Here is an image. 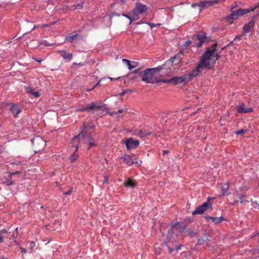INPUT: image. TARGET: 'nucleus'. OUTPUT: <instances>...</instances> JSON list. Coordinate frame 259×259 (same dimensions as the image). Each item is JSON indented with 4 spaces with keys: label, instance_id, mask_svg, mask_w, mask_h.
<instances>
[{
    "label": "nucleus",
    "instance_id": "1",
    "mask_svg": "<svg viewBox=\"0 0 259 259\" xmlns=\"http://www.w3.org/2000/svg\"><path fill=\"white\" fill-rule=\"evenodd\" d=\"M210 56L208 53L203 54L198 65L189 73L185 74L188 82L192 80L194 78L198 76L204 70V68L211 69L212 63L206 61V59Z\"/></svg>",
    "mask_w": 259,
    "mask_h": 259
},
{
    "label": "nucleus",
    "instance_id": "2",
    "mask_svg": "<svg viewBox=\"0 0 259 259\" xmlns=\"http://www.w3.org/2000/svg\"><path fill=\"white\" fill-rule=\"evenodd\" d=\"M161 69L162 67L147 68L144 71L139 72V76L141 78V80L146 83L153 84L162 82V79H158L154 76L156 71H159Z\"/></svg>",
    "mask_w": 259,
    "mask_h": 259
},
{
    "label": "nucleus",
    "instance_id": "3",
    "mask_svg": "<svg viewBox=\"0 0 259 259\" xmlns=\"http://www.w3.org/2000/svg\"><path fill=\"white\" fill-rule=\"evenodd\" d=\"M193 42L191 40H187L185 42V45L188 47L193 43V47L200 48L202 45L207 44L209 42L208 38L206 36L205 33L200 31L197 35L194 36Z\"/></svg>",
    "mask_w": 259,
    "mask_h": 259
},
{
    "label": "nucleus",
    "instance_id": "4",
    "mask_svg": "<svg viewBox=\"0 0 259 259\" xmlns=\"http://www.w3.org/2000/svg\"><path fill=\"white\" fill-rule=\"evenodd\" d=\"M147 10L146 6L140 2H137L136 7L130 11V15L133 21H137L140 19L141 15L145 13Z\"/></svg>",
    "mask_w": 259,
    "mask_h": 259
},
{
    "label": "nucleus",
    "instance_id": "5",
    "mask_svg": "<svg viewBox=\"0 0 259 259\" xmlns=\"http://www.w3.org/2000/svg\"><path fill=\"white\" fill-rule=\"evenodd\" d=\"M217 46H218L217 43L214 44L211 46L208 47L206 49L205 52L203 53V54H205L207 52L208 55H210V56H209V57H208L206 59V61L210 63H212V68L213 67L214 64L215 63V61L218 59H219L221 57V55L219 53L215 54V52L216 51V47Z\"/></svg>",
    "mask_w": 259,
    "mask_h": 259
},
{
    "label": "nucleus",
    "instance_id": "6",
    "mask_svg": "<svg viewBox=\"0 0 259 259\" xmlns=\"http://www.w3.org/2000/svg\"><path fill=\"white\" fill-rule=\"evenodd\" d=\"M256 7H250L247 9H239L236 11H232L231 14L229 17V19L235 20L238 19L239 17L242 16L250 12L254 11Z\"/></svg>",
    "mask_w": 259,
    "mask_h": 259
},
{
    "label": "nucleus",
    "instance_id": "7",
    "mask_svg": "<svg viewBox=\"0 0 259 259\" xmlns=\"http://www.w3.org/2000/svg\"><path fill=\"white\" fill-rule=\"evenodd\" d=\"M162 82L169 83L172 85H177L182 83L185 84L188 82V80L187 77L186 76V74H184L182 76H176L173 77L169 79H162Z\"/></svg>",
    "mask_w": 259,
    "mask_h": 259
},
{
    "label": "nucleus",
    "instance_id": "8",
    "mask_svg": "<svg viewBox=\"0 0 259 259\" xmlns=\"http://www.w3.org/2000/svg\"><path fill=\"white\" fill-rule=\"evenodd\" d=\"M90 109H91V114L96 113L100 117L107 112L105 105H100L95 102H92V106Z\"/></svg>",
    "mask_w": 259,
    "mask_h": 259
},
{
    "label": "nucleus",
    "instance_id": "9",
    "mask_svg": "<svg viewBox=\"0 0 259 259\" xmlns=\"http://www.w3.org/2000/svg\"><path fill=\"white\" fill-rule=\"evenodd\" d=\"M211 198L209 197L207 198L206 202L203 203L202 205L197 207L195 211L192 212L193 215L201 214L203 213L205 211L207 210L209 208L212 209L211 203L209 202Z\"/></svg>",
    "mask_w": 259,
    "mask_h": 259
},
{
    "label": "nucleus",
    "instance_id": "10",
    "mask_svg": "<svg viewBox=\"0 0 259 259\" xmlns=\"http://www.w3.org/2000/svg\"><path fill=\"white\" fill-rule=\"evenodd\" d=\"M212 6L210 1H200L199 3L191 5L192 8H198V13L200 14L202 10Z\"/></svg>",
    "mask_w": 259,
    "mask_h": 259
},
{
    "label": "nucleus",
    "instance_id": "11",
    "mask_svg": "<svg viewBox=\"0 0 259 259\" xmlns=\"http://www.w3.org/2000/svg\"><path fill=\"white\" fill-rule=\"evenodd\" d=\"M94 124H89L88 125H85V124L83 125V128L82 131L79 133V134L76 137H75L72 139V143L74 142L75 144H78L79 143L78 137H84L87 136V135H89L88 134V131L93 129L94 127Z\"/></svg>",
    "mask_w": 259,
    "mask_h": 259
},
{
    "label": "nucleus",
    "instance_id": "12",
    "mask_svg": "<svg viewBox=\"0 0 259 259\" xmlns=\"http://www.w3.org/2000/svg\"><path fill=\"white\" fill-rule=\"evenodd\" d=\"M126 145L127 150L134 149L136 148L139 145L138 140H134L133 138H130L125 141L123 142Z\"/></svg>",
    "mask_w": 259,
    "mask_h": 259
},
{
    "label": "nucleus",
    "instance_id": "13",
    "mask_svg": "<svg viewBox=\"0 0 259 259\" xmlns=\"http://www.w3.org/2000/svg\"><path fill=\"white\" fill-rule=\"evenodd\" d=\"M237 111L238 113H247L253 111L252 107H246V105L244 103H241L237 107Z\"/></svg>",
    "mask_w": 259,
    "mask_h": 259
},
{
    "label": "nucleus",
    "instance_id": "14",
    "mask_svg": "<svg viewBox=\"0 0 259 259\" xmlns=\"http://www.w3.org/2000/svg\"><path fill=\"white\" fill-rule=\"evenodd\" d=\"M70 144L72 145V146H74L76 147L75 151L74 152H73V153L69 157L70 162L73 163V162H75L78 158V154L76 153V151H77V148H78L77 145H78V143L75 144L74 142L72 143V140Z\"/></svg>",
    "mask_w": 259,
    "mask_h": 259
},
{
    "label": "nucleus",
    "instance_id": "15",
    "mask_svg": "<svg viewBox=\"0 0 259 259\" xmlns=\"http://www.w3.org/2000/svg\"><path fill=\"white\" fill-rule=\"evenodd\" d=\"M9 105H11L10 110L13 113L14 116L16 117L19 113L21 112V109L19 107V106L17 105L13 104L12 103H10Z\"/></svg>",
    "mask_w": 259,
    "mask_h": 259
},
{
    "label": "nucleus",
    "instance_id": "16",
    "mask_svg": "<svg viewBox=\"0 0 259 259\" xmlns=\"http://www.w3.org/2000/svg\"><path fill=\"white\" fill-rule=\"evenodd\" d=\"M58 53L61 54V56L66 61H70L73 58L72 53H68L65 51H59Z\"/></svg>",
    "mask_w": 259,
    "mask_h": 259
},
{
    "label": "nucleus",
    "instance_id": "17",
    "mask_svg": "<svg viewBox=\"0 0 259 259\" xmlns=\"http://www.w3.org/2000/svg\"><path fill=\"white\" fill-rule=\"evenodd\" d=\"M81 38H82L81 36H80V35H79L77 33H76L75 34L67 36L65 38V41H69V42L72 43L74 41L80 39Z\"/></svg>",
    "mask_w": 259,
    "mask_h": 259
},
{
    "label": "nucleus",
    "instance_id": "18",
    "mask_svg": "<svg viewBox=\"0 0 259 259\" xmlns=\"http://www.w3.org/2000/svg\"><path fill=\"white\" fill-rule=\"evenodd\" d=\"M254 26V23L253 21H249L248 23L245 24L243 27V31L245 33H248L251 31Z\"/></svg>",
    "mask_w": 259,
    "mask_h": 259
},
{
    "label": "nucleus",
    "instance_id": "19",
    "mask_svg": "<svg viewBox=\"0 0 259 259\" xmlns=\"http://www.w3.org/2000/svg\"><path fill=\"white\" fill-rule=\"evenodd\" d=\"M123 162L128 165L134 164V158L130 155H124L122 158Z\"/></svg>",
    "mask_w": 259,
    "mask_h": 259
},
{
    "label": "nucleus",
    "instance_id": "20",
    "mask_svg": "<svg viewBox=\"0 0 259 259\" xmlns=\"http://www.w3.org/2000/svg\"><path fill=\"white\" fill-rule=\"evenodd\" d=\"M206 219L208 221L209 220H211L215 224H218L220 222H222L224 221V218L223 217H206Z\"/></svg>",
    "mask_w": 259,
    "mask_h": 259
},
{
    "label": "nucleus",
    "instance_id": "21",
    "mask_svg": "<svg viewBox=\"0 0 259 259\" xmlns=\"http://www.w3.org/2000/svg\"><path fill=\"white\" fill-rule=\"evenodd\" d=\"M124 185L126 187L134 188L136 186V183L135 181L132 179H128L124 182Z\"/></svg>",
    "mask_w": 259,
    "mask_h": 259
},
{
    "label": "nucleus",
    "instance_id": "22",
    "mask_svg": "<svg viewBox=\"0 0 259 259\" xmlns=\"http://www.w3.org/2000/svg\"><path fill=\"white\" fill-rule=\"evenodd\" d=\"M183 56V54L181 53H178L175 57L172 58V59L170 61V63L177 64L180 62L182 59V57Z\"/></svg>",
    "mask_w": 259,
    "mask_h": 259
},
{
    "label": "nucleus",
    "instance_id": "23",
    "mask_svg": "<svg viewBox=\"0 0 259 259\" xmlns=\"http://www.w3.org/2000/svg\"><path fill=\"white\" fill-rule=\"evenodd\" d=\"M2 180V183L4 184L7 185V186H10L13 184L14 181L12 180V177L10 176L8 178H4Z\"/></svg>",
    "mask_w": 259,
    "mask_h": 259
},
{
    "label": "nucleus",
    "instance_id": "24",
    "mask_svg": "<svg viewBox=\"0 0 259 259\" xmlns=\"http://www.w3.org/2000/svg\"><path fill=\"white\" fill-rule=\"evenodd\" d=\"M9 233L5 229L0 230V243L3 242V239L8 235Z\"/></svg>",
    "mask_w": 259,
    "mask_h": 259
},
{
    "label": "nucleus",
    "instance_id": "25",
    "mask_svg": "<svg viewBox=\"0 0 259 259\" xmlns=\"http://www.w3.org/2000/svg\"><path fill=\"white\" fill-rule=\"evenodd\" d=\"M92 106V103L90 104L87 105L85 107L79 108L78 110L79 111H87L89 114H91V109H90Z\"/></svg>",
    "mask_w": 259,
    "mask_h": 259
},
{
    "label": "nucleus",
    "instance_id": "26",
    "mask_svg": "<svg viewBox=\"0 0 259 259\" xmlns=\"http://www.w3.org/2000/svg\"><path fill=\"white\" fill-rule=\"evenodd\" d=\"M149 135H150V132H149V131H142V130H141L138 133V135L140 138L144 137H146V136H148Z\"/></svg>",
    "mask_w": 259,
    "mask_h": 259
},
{
    "label": "nucleus",
    "instance_id": "27",
    "mask_svg": "<svg viewBox=\"0 0 259 259\" xmlns=\"http://www.w3.org/2000/svg\"><path fill=\"white\" fill-rule=\"evenodd\" d=\"M84 138H87L89 141V147L88 149V150L90 149L92 146L95 145V144L93 142V139L90 135H87V136H84Z\"/></svg>",
    "mask_w": 259,
    "mask_h": 259
},
{
    "label": "nucleus",
    "instance_id": "28",
    "mask_svg": "<svg viewBox=\"0 0 259 259\" xmlns=\"http://www.w3.org/2000/svg\"><path fill=\"white\" fill-rule=\"evenodd\" d=\"M229 185L228 184H225L222 186V195H224L226 194L227 192L229 190Z\"/></svg>",
    "mask_w": 259,
    "mask_h": 259
},
{
    "label": "nucleus",
    "instance_id": "29",
    "mask_svg": "<svg viewBox=\"0 0 259 259\" xmlns=\"http://www.w3.org/2000/svg\"><path fill=\"white\" fill-rule=\"evenodd\" d=\"M126 111H127L126 109H122L118 110L117 111L110 112L109 113V114L110 115H111V116H114L115 115H116L117 114L122 113H124V112H126Z\"/></svg>",
    "mask_w": 259,
    "mask_h": 259
},
{
    "label": "nucleus",
    "instance_id": "30",
    "mask_svg": "<svg viewBox=\"0 0 259 259\" xmlns=\"http://www.w3.org/2000/svg\"><path fill=\"white\" fill-rule=\"evenodd\" d=\"M33 144L34 146H36L37 144L40 143L42 145L44 144V141L41 138H37L32 140Z\"/></svg>",
    "mask_w": 259,
    "mask_h": 259
},
{
    "label": "nucleus",
    "instance_id": "31",
    "mask_svg": "<svg viewBox=\"0 0 259 259\" xmlns=\"http://www.w3.org/2000/svg\"><path fill=\"white\" fill-rule=\"evenodd\" d=\"M122 62L126 63L129 70H131L133 69V66H132V62H131L130 60L125 59H123Z\"/></svg>",
    "mask_w": 259,
    "mask_h": 259
},
{
    "label": "nucleus",
    "instance_id": "32",
    "mask_svg": "<svg viewBox=\"0 0 259 259\" xmlns=\"http://www.w3.org/2000/svg\"><path fill=\"white\" fill-rule=\"evenodd\" d=\"M107 78H106V77H104V78H102L101 79H100L98 82L97 83H96L94 86V87L90 89V90H88V91H90L92 90H93L94 88H95V87H96L97 86L99 85H102V84H104V83H103V81L106 80Z\"/></svg>",
    "mask_w": 259,
    "mask_h": 259
},
{
    "label": "nucleus",
    "instance_id": "33",
    "mask_svg": "<svg viewBox=\"0 0 259 259\" xmlns=\"http://www.w3.org/2000/svg\"><path fill=\"white\" fill-rule=\"evenodd\" d=\"M25 90L26 93L32 94L33 93V89L30 87H25Z\"/></svg>",
    "mask_w": 259,
    "mask_h": 259
},
{
    "label": "nucleus",
    "instance_id": "34",
    "mask_svg": "<svg viewBox=\"0 0 259 259\" xmlns=\"http://www.w3.org/2000/svg\"><path fill=\"white\" fill-rule=\"evenodd\" d=\"M142 161L141 160H137L136 158H134V164L139 166L141 165Z\"/></svg>",
    "mask_w": 259,
    "mask_h": 259
},
{
    "label": "nucleus",
    "instance_id": "35",
    "mask_svg": "<svg viewBox=\"0 0 259 259\" xmlns=\"http://www.w3.org/2000/svg\"><path fill=\"white\" fill-rule=\"evenodd\" d=\"M128 92L132 93L133 91L131 89H125L122 91L120 95L121 96H123Z\"/></svg>",
    "mask_w": 259,
    "mask_h": 259
},
{
    "label": "nucleus",
    "instance_id": "36",
    "mask_svg": "<svg viewBox=\"0 0 259 259\" xmlns=\"http://www.w3.org/2000/svg\"><path fill=\"white\" fill-rule=\"evenodd\" d=\"M141 68H139L137 69L134 70L132 72H131L130 75H132L133 74H138L139 75V72H140Z\"/></svg>",
    "mask_w": 259,
    "mask_h": 259
},
{
    "label": "nucleus",
    "instance_id": "37",
    "mask_svg": "<svg viewBox=\"0 0 259 259\" xmlns=\"http://www.w3.org/2000/svg\"><path fill=\"white\" fill-rule=\"evenodd\" d=\"M123 17H125L126 18H127L128 19H129L130 20V23H131L132 22H134V21H133L132 19V18L131 17V15H130V12L128 13V14H123L122 15Z\"/></svg>",
    "mask_w": 259,
    "mask_h": 259
},
{
    "label": "nucleus",
    "instance_id": "38",
    "mask_svg": "<svg viewBox=\"0 0 259 259\" xmlns=\"http://www.w3.org/2000/svg\"><path fill=\"white\" fill-rule=\"evenodd\" d=\"M129 76H130V78H131V80H134V79H135L140 77V76H138V74H133L132 75L129 74Z\"/></svg>",
    "mask_w": 259,
    "mask_h": 259
},
{
    "label": "nucleus",
    "instance_id": "39",
    "mask_svg": "<svg viewBox=\"0 0 259 259\" xmlns=\"http://www.w3.org/2000/svg\"><path fill=\"white\" fill-rule=\"evenodd\" d=\"M82 4H78L77 5H74L73 7H74V9H77V10H79V9H81L82 8Z\"/></svg>",
    "mask_w": 259,
    "mask_h": 259
},
{
    "label": "nucleus",
    "instance_id": "40",
    "mask_svg": "<svg viewBox=\"0 0 259 259\" xmlns=\"http://www.w3.org/2000/svg\"><path fill=\"white\" fill-rule=\"evenodd\" d=\"M132 66H133V68L137 67L139 65V63L138 62L133 61L132 62Z\"/></svg>",
    "mask_w": 259,
    "mask_h": 259
},
{
    "label": "nucleus",
    "instance_id": "41",
    "mask_svg": "<svg viewBox=\"0 0 259 259\" xmlns=\"http://www.w3.org/2000/svg\"><path fill=\"white\" fill-rule=\"evenodd\" d=\"M258 15L257 14H255L252 17V20L250 21H253V23H255V21L257 19Z\"/></svg>",
    "mask_w": 259,
    "mask_h": 259
},
{
    "label": "nucleus",
    "instance_id": "42",
    "mask_svg": "<svg viewBox=\"0 0 259 259\" xmlns=\"http://www.w3.org/2000/svg\"><path fill=\"white\" fill-rule=\"evenodd\" d=\"M211 3L212 4V6L217 4L221 2V0H213V1H210Z\"/></svg>",
    "mask_w": 259,
    "mask_h": 259
},
{
    "label": "nucleus",
    "instance_id": "43",
    "mask_svg": "<svg viewBox=\"0 0 259 259\" xmlns=\"http://www.w3.org/2000/svg\"><path fill=\"white\" fill-rule=\"evenodd\" d=\"M32 94L36 98L39 97L40 96L38 92H33Z\"/></svg>",
    "mask_w": 259,
    "mask_h": 259
},
{
    "label": "nucleus",
    "instance_id": "44",
    "mask_svg": "<svg viewBox=\"0 0 259 259\" xmlns=\"http://www.w3.org/2000/svg\"><path fill=\"white\" fill-rule=\"evenodd\" d=\"M244 132H245V131L244 130H239V131L236 132L235 133L237 135H241V134H244Z\"/></svg>",
    "mask_w": 259,
    "mask_h": 259
},
{
    "label": "nucleus",
    "instance_id": "45",
    "mask_svg": "<svg viewBox=\"0 0 259 259\" xmlns=\"http://www.w3.org/2000/svg\"><path fill=\"white\" fill-rule=\"evenodd\" d=\"M202 239V240L203 241H207V240H208V237H207V236L206 234H205H205H204V235H203V238H202V239Z\"/></svg>",
    "mask_w": 259,
    "mask_h": 259
},
{
    "label": "nucleus",
    "instance_id": "46",
    "mask_svg": "<svg viewBox=\"0 0 259 259\" xmlns=\"http://www.w3.org/2000/svg\"><path fill=\"white\" fill-rule=\"evenodd\" d=\"M104 181L103 184H108V177L105 175L104 176Z\"/></svg>",
    "mask_w": 259,
    "mask_h": 259
},
{
    "label": "nucleus",
    "instance_id": "47",
    "mask_svg": "<svg viewBox=\"0 0 259 259\" xmlns=\"http://www.w3.org/2000/svg\"><path fill=\"white\" fill-rule=\"evenodd\" d=\"M35 244L34 242L31 241L30 244V247L31 248V250H32L33 248L34 247Z\"/></svg>",
    "mask_w": 259,
    "mask_h": 259
},
{
    "label": "nucleus",
    "instance_id": "48",
    "mask_svg": "<svg viewBox=\"0 0 259 259\" xmlns=\"http://www.w3.org/2000/svg\"><path fill=\"white\" fill-rule=\"evenodd\" d=\"M19 173H20L19 171H15L14 172H10L9 173V176L12 177V176L13 175H16V174H18Z\"/></svg>",
    "mask_w": 259,
    "mask_h": 259
},
{
    "label": "nucleus",
    "instance_id": "49",
    "mask_svg": "<svg viewBox=\"0 0 259 259\" xmlns=\"http://www.w3.org/2000/svg\"><path fill=\"white\" fill-rule=\"evenodd\" d=\"M121 77H118L116 78H112V77H108V78L110 80H118Z\"/></svg>",
    "mask_w": 259,
    "mask_h": 259
},
{
    "label": "nucleus",
    "instance_id": "50",
    "mask_svg": "<svg viewBox=\"0 0 259 259\" xmlns=\"http://www.w3.org/2000/svg\"><path fill=\"white\" fill-rule=\"evenodd\" d=\"M20 250H21V252L22 253H26V249L24 248H23L22 247H20Z\"/></svg>",
    "mask_w": 259,
    "mask_h": 259
},
{
    "label": "nucleus",
    "instance_id": "51",
    "mask_svg": "<svg viewBox=\"0 0 259 259\" xmlns=\"http://www.w3.org/2000/svg\"><path fill=\"white\" fill-rule=\"evenodd\" d=\"M72 192V190H69L65 192H64V194L65 195H70Z\"/></svg>",
    "mask_w": 259,
    "mask_h": 259
},
{
    "label": "nucleus",
    "instance_id": "52",
    "mask_svg": "<svg viewBox=\"0 0 259 259\" xmlns=\"http://www.w3.org/2000/svg\"><path fill=\"white\" fill-rule=\"evenodd\" d=\"M239 200L240 201V203H242V204L245 203V202L247 201V200L246 201V200L243 199L242 198H240Z\"/></svg>",
    "mask_w": 259,
    "mask_h": 259
},
{
    "label": "nucleus",
    "instance_id": "53",
    "mask_svg": "<svg viewBox=\"0 0 259 259\" xmlns=\"http://www.w3.org/2000/svg\"><path fill=\"white\" fill-rule=\"evenodd\" d=\"M238 202V200H235L233 202H231L230 204L232 205H234L236 204L237 202Z\"/></svg>",
    "mask_w": 259,
    "mask_h": 259
},
{
    "label": "nucleus",
    "instance_id": "54",
    "mask_svg": "<svg viewBox=\"0 0 259 259\" xmlns=\"http://www.w3.org/2000/svg\"><path fill=\"white\" fill-rule=\"evenodd\" d=\"M254 11H255L256 14L259 16V7H258L257 9H255Z\"/></svg>",
    "mask_w": 259,
    "mask_h": 259
},
{
    "label": "nucleus",
    "instance_id": "55",
    "mask_svg": "<svg viewBox=\"0 0 259 259\" xmlns=\"http://www.w3.org/2000/svg\"><path fill=\"white\" fill-rule=\"evenodd\" d=\"M202 242H203V241L202 240V239H198V244H199L201 245V244H202Z\"/></svg>",
    "mask_w": 259,
    "mask_h": 259
},
{
    "label": "nucleus",
    "instance_id": "56",
    "mask_svg": "<svg viewBox=\"0 0 259 259\" xmlns=\"http://www.w3.org/2000/svg\"><path fill=\"white\" fill-rule=\"evenodd\" d=\"M73 65H81V66H83V63H78V64L76 63H73Z\"/></svg>",
    "mask_w": 259,
    "mask_h": 259
},
{
    "label": "nucleus",
    "instance_id": "57",
    "mask_svg": "<svg viewBox=\"0 0 259 259\" xmlns=\"http://www.w3.org/2000/svg\"><path fill=\"white\" fill-rule=\"evenodd\" d=\"M168 249L170 253H171L174 250V249L171 247H168Z\"/></svg>",
    "mask_w": 259,
    "mask_h": 259
},
{
    "label": "nucleus",
    "instance_id": "58",
    "mask_svg": "<svg viewBox=\"0 0 259 259\" xmlns=\"http://www.w3.org/2000/svg\"><path fill=\"white\" fill-rule=\"evenodd\" d=\"M112 15L113 16H120L119 14H117L116 13H113Z\"/></svg>",
    "mask_w": 259,
    "mask_h": 259
},
{
    "label": "nucleus",
    "instance_id": "59",
    "mask_svg": "<svg viewBox=\"0 0 259 259\" xmlns=\"http://www.w3.org/2000/svg\"><path fill=\"white\" fill-rule=\"evenodd\" d=\"M150 26L152 27H153L155 26V24H153V23H151V24H149Z\"/></svg>",
    "mask_w": 259,
    "mask_h": 259
},
{
    "label": "nucleus",
    "instance_id": "60",
    "mask_svg": "<svg viewBox=\"0 0 259 259\" xmlns=\"http://www.w3.org/2000/svg\"><path fill=\"white\" fill-rule=\"evenodd\" d=\"M168 153L167 151H165V150H163V154H165V153Z\"/></svg>",
    "mask_w": 259,
    "mask_h": 259
},
{
    "label": "nucleus",
    "instance_id": "61",
    "mask_svg": "<svg viewBox=\"0 0 259 259\" xmlns=\"http://www.w3.org/2000/svg\"><path fill=\"white\" fill-rule=\"evenodd\" d=\"M255 7H256V9H257L258 7H259V3H258V4H257L255 6Z\"/></svg>",
    "mask_w": 259,
    "mask_h": 259
},
{
    "label": "nucleus",
    "instance_id": "62",
    "mask_svg": "<svg viewBox=\"0 0 259 259\" xmlns=\"http://www.w3.org/2000/svg\"><path fill=\"white\" fill-rule=\"evenodd\" d=\"M237 196L238 197V198L240 199V198H242V197L241 196V195L240 194H238L237 195Z\"/></svg>",
    "mask_w": 259,
    "mask_h": 259
},
{
    "label": "nucleus",
    "instance_id": "63",
    "mask_svg": "<svg viewBox=\"0 0 259 259\" xmlns=\"http://www.w3.org/2000/svg\"><path fill=\"white\" fill-rule=\"evenodd\" d=\"M35 61H37V62H38L39 63H40V62H41V60L39 61V60H35Z\"/></svg>",
    "mask_w": 259,
    "mask_h": 259
},
{
    "label": "nucleus",
    "instance_id": "64",
    "mask_svg": "<svg viewBox=\"0 0 259 259\" xmlns=\"http://www.w3.org/2000/svg\"><path fill=\"white\" fill-rule=\"evenodd\" d=\"M2 259H7V258L3 256V257H2Z\"/></svg>",
    "mask_w": 259,
    "mask_h": 259
}]
</instances>
